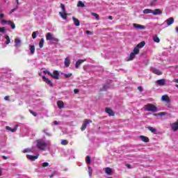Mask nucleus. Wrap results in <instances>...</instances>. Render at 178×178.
I'll use <instances>...</instances> for the list:
<instances>
[{
    "label": "nucleus",
    "instance_id": "1",
    "mask_svg": "<svg viewBox=\"0 0 178 178\" xmlns=\"http://www.w3.org/2000/svg\"><path fill=\"white\" fill-rule=\"evenodd\" d=\"M50 144L51 142L49 140L45 142L42 139H39L37 140L36 147L38 149H41V151H45V148H47V147H49Z\"/></svg>",
    "mask_w": 178,
    "mask_h": 178
},
{
    "label": "nucleus",
    "instance_id": "2",
    "mask_svg": "<svg viewBox=\"0 0 178 178\" xmlns=\"http://www.w3.org/2000/svg\"><path fill=\"white\" fill-rule=\"evenodd\" d=\"M46 40L47 41H51L52 44H56L59 42V39L54 37V35H52L51 33H47L46 35Z\"/></svg>",
    "mask_w": 178,
    "mask_h": 178
},
{
    "label": "nucleus",
    "instance_id": "3",
    "mask_svg": "<svg viewBox=\"0 0 178 178\" xmlns=\"http://www.w3.org/2000/svg\"><path fill=\"white\" fill-rule=\"evenodd\" d=\"M144 108L145 111H147L148 112H156V111H158V108H156V106L152 104L145 105Z\"/></svg>",
    "mask_w": 178,
    "mask_h": 178
},
{
    "label": "nucleus",
    "instance_id": "4",
    "mask_svg": "<svg viewBox=\"0 0 178 178\" xmlns=\"http://www.w3.org/2000/svg\"><path fill=\"white\" fill-rule=\"evenodd\" d=\"M60 8L62 9V12H59V15L62 19L66 20L67 19V13H66V8H65V5L63 3L60 4Z\"/></svg>",
    "mask_w": 178,
    "mask_h": 178
},
{
    "label": "nucleus",
    "instance_id": "5",
    "mask_svg": "<svg viewBox=\"0 0 178 178\" xmlns=\"http://www.w3.org/2000/svg\"><path fill=\"white\" fill-rule=\"evenodd\" d=\"M1 24L3 25L8 24V26H10L13 30H15V29H16V25H15V23H13V22L12 21H6L5 19H2Z\"/></svg>",
    "mask_w": 178,
    "mask_h": 178
},
{
    "label": "nucleus",
    "instance_id": "6",
    "mask_svg": "<svg viewBox=\"0 0 178 178\" xmlns=\"http://www.w3.org/2000/svg\"><path fill=\"white\" fill-rule=\"evenodd\" d=\"M48 74H49V76H51V77H52L53 79H55L56 80H59V72H58V70H54L53 74L51 72H48Z\"/></svg>",
    "mask_w": 178,
    "mask_h": 178
},
{
    "label": "nucleus",
    "instance_id": "7",
    "mask_svg": "<svg viewBox=\"0 0 178 178\" xmlns=\"http://www.w3.org/2000/svg\"><path fill=\"white\" fill-rule=\"evenodd\" d=\"M165 23H166L167 27H169V26H172V24L175 23V19H173V17H170L167 19L163 24H165Z\"/></svg>",
    "mask_w": 178,
    "mask_h": 178
},
{
    "label": "nucleus",
    "instance_id": "8",
    "mask_svg": "<svg viewBox=\"0 0 178 178\" xmlns=\"http://www.w3.org/2000/svg\"><path fill=\"white\" fill-rule=\"evenodd\" d=\"M92 121H91V120H86L83 122V124H82V127H81V130L82 131H84V129H87V126H88V124H89V123H92Z\"/></svg>",
    "mask_w": 178,
    "mask_h": 178
},
{
    "label": "nucleus",
    "instance_id": "9",
    "mask_svg": "<svg viewBox=\"0 0 178 178\" xmlns=\"http://www.w3.org/2000/svg\"><path fill=\"white\" fill-rule=\"evenodd\" d=\"M156 86H166V79H163L157 80L156 81Z\"/></svg>",
    "mask_w": 178,
    "mask_h": 178
},
{
    "label": "nucleus",
    "instance_id": "10",
    "mask_svg": "<svg viewBox=\"0 0 178 178\" xmlns=\"http://www.w3.org/2000/svg\"><path fill=\"white\" fill-rule=\"evenodd\" d=\"M151 72L154 74H157V76H161V74H162V72L155 67H151Z\"/></svg>",
    "mask_w": 178,
    "mask_h": 178
},
{
    "label": "nucleus",
    "instance_id": "11",
    "mask_svg": "<svg viewBox=\"0 0 178 178\" xmlns=\"http://www.w3.org/2000/svg\"><path fill=\"white\" fill-rule=\"evenodd\" d=\"M161 100L163 102H166V104H170V99H169V96L167 95H164L161 97Z\"/></svg>",
    "mask_w": 178,
    "mask_h": 178
},
{
    "label": "nucleus",
    "instance_id": "12",
    "mask_svg": "<svg viewBox=\"0 0 178 178\" xmlns=\"http://www.w3.org/2000/svg\"><path fill=\"white\" fill-rule=\"evenodd\" d=\"M42 80L45 82L46 84H48L50 87H52L54 86V83H52V81L49 80L48 78L45 77L44 76H42Z\"/></svg>",
    "mask_w": 178,
    "mask_h": 178
},
{
    "label": "nucleus",
    "instance_id": "13",
    "mask_svg": "<svg viewBox=\"0 0 178 178\" xmlns=\"http://www.w3.org/2000/svg\"><path fill=\"white\" fill-rule=\"evenodd\" d=\"M15 48H20L22 47V40L20 39H15Z\"/></svg>",
    "mask_w": 178,
    "mask_h": 178
},
{
    "label": "nucleus",
    "instance_id": "14",
    "mask_svg": "<svg viewBox=\"0 0 178 178\" xmlns=\"http://www.w3.org/2000/svg\"><path fill=\"white\" fill-rule=\"evenodd\" d=\"M134 27L137 30H145V26L138 24H134Z\"/></svg>",
    "mask_w": 178,
    "mask_h": 178
},
{
    "label": "nucleus",
    "instance_id": "15",
    "mask_svg": "<svg viewBox=\"0 0 178 178\" xmlns=\"http://www.w3.org/2000/svg\"><path fill=\"white\" fill-rule=\"evenodd\" d=\"M84 62H86V59L81 60L79 59L76 62L75 64V67L76 69H79V67H80V65H81V63H84Z\"/></svg>",
    "mask_w": 178,
    "mask_h": 178
},
{
    "label": "nucleus",
    "instance_id": "16",
    "mask_svg": "<svg viewBox=\"0 0 178 178\" xmlns=\"http://www.w3.org/2000/svg\"><path fill=\"white\" fill-rule=\"evenodd\" d=\"M171 128L174 131H177L178 130V122H174L170 124Z\"/></svg>",
    "mask_w": 178,
    "mask_h": 178
},
{
    "label": "nucleus",
    "instance_id": "17",
    "mask_svg": "<svg viewBox=\"0 0 178 178\" xmlns=\"http://www.w3.org/2000/svg\"><path fill=\"white\" fill-rule=\"evenodd\" d=\"M38 156H39L38 154L36 155V156H31V155H30V154H27V155H26V158H27L28 159H29V161H35V159H38Z\"/></svg>",
    "mask_w": 178,
    "mask_h": 178
},
{
    "label": "nucleus",
    "instance_id": "18",
    "mask_svg": "<svg viewBox=\"0 0 178 178\" xmlns=\"http://www.w3.org/2000/svg\"><path fill=\"white\" fill-rule=\"evenodd\" d=\"M152 15H154V16H156L157 15H162V10H161V9H155L154 10H152Z\"/></svg>",
    "mask_w": 178,
    "mask_h": 178
},
{
    "label": "nucleus",
    "instance_id": "19",
    "mask_svg": "<svg viewBox=\"0 0 178 178\" xmlns=\"http://www.w3.org/2000/svg\"><path fill=\"white\" fill-rule=\"evenodd\" d=\"M104 170L106 175H108L109 176L111 175H112V168L107 167V168H104Z\"/></svg>",
    "mask_w": 178,
    "mask_h": 178
},
{
    "label": "nucleus",
    "instance_id": "20",
    "mask_svg": "<svg viewBox=\"0 0 178 178\" xmlns=\"http://www.w3.org/2000/svg\"><path fill=\"white\" fill-rule=\"evenodd\" d=\"M147 129L149 131H151V133H153V134H158V130H156V128L148 127Z\"/></svg>",
    "mask_w": 178,
    "mask_h": 178
},
{
    "label": "nucleus",
    "instance_id": "21",
    "mask_svg": "<svg viewBox=\"0 0 178 178\" xmlns=\"http://www.w3.org/2000/svg\"><path fill=\"white\" fill-rule=\"evenodd\" d=\"M18 125H15V127L13 129H11L10 127H6V130H9L11 131V133H15L17 130Z\"/></svg>",
    "mask_w": 178,
    "mask_h": 178
},
{
    "label": "nucleus",
    "instance_id": "22",
    "mask_svg": "<svg viewBox=\"0 0 178 178\" xmlns=\"http://www.w3.org/2000/svg\"><path fill=\"white\" fill-rule=\"evenodd\" d=\"M72 20L74 22V26H76V27H79V26H80V21L79 20V19L72 17Z\"/></svg>",
    "mask_w": 178,
    "mask_h": 178
},
{
    "label": "nucleus",
    "instance_id": "23",
    "mask_svg": "<svg viewBox=\"0 0 178 178\" xmlns=\"http://www.w3.org/2000/svg\"><path fill=\"white\" fill-rule=\"evenodd\" d=\"M64 65H65V67H69V66H70V60L69 59V58L67 57L65 59Z\"/></svg>",
    "mask_w": 178,
    "mask_h": 178
},
{
    "label": "nucleus",
    "instance_id": "24",
    "mask_svg": "<svg viewBox=\"0 0 178 178\" xmlns=\"http://www.w3.org/2000/svg\"><path fill=\"white\" fill-rule=\"evenodd\" d=\"M136 54L135 53H131L129 55V57L127 59V61L133 60L136 58Z\"/></svg>",
    "mask_w": 178,
    "mask_h": 178
},
{
    "label": "nucleus",
    "instance_id": "25",
    "mask_svg": "<svg viewBox=\"0 0 178 178\" xmlns=\"http://www.w3.org/2000/svg\"><path fill=\"white\" fill-rule=\"evenodd\" d=\"M57 105L60 109H62L65 106V104L62 101H58Z\"/></svg>",
    "mask_w": 178,
    "mask_h": 178
},
{
    "label": "nucleus",
    "instance_id": "26",
    "mask_svg": "<svg viewBox=\"0 0 178 178\" xmlns=\"http://www.w3.org/2000/svg\"><path fill=\"white\" fill-rule=\"evenodd\" d=\"M140 140H142V141H143L144 143H148V141H149V139L144 136H140Z\"/></svg>",
    "mask_w": 178,
    "mask_h": 178
},
{
    "label": "nucleus",
    "instance_id": "27",
    "mask_svg": "<svg viewBox=\"0 0 178 178\" xmlns=\"http://www.w3.org/2000/svg\"><path fill=\"white\" fill-rule=\"evenodd\" d=\"M106 112L109 115V116H113V111L111 108H106Z\"/></svg>",
    "mask_w": 178,
    "mask_h": 178
},
{
    "label": "nucleus",
    "instance_id": "28",
    "mask_svg": "<svg viewBox=\"0 0 178 178\" xmlns=\"http://www.w3.org/2000/svg\"><path fill=\"white\" fill-rule=\"evenodd\" d=\"M29 49L31 51V54L33 55L34 52H35V47H34V45H31L30 46Z\"/></svg>",
    "mask_w": 178,
    "mask_h": 178
},
{
    "label": "nucleus",
    "instance_id": "29",
    "mask_svg": "<svg viewBox=\"0 0 178 178\" xmlns=\"http://www.w3.org/2000/svg\"><path fill=\"white\" fill-rule=\"evenodd\" d=\"M140 49L136 46L134 49V51H133V53L136 54V55H138V54H140Z\"/></svg>",
    "mask_w": 178,
    "mask_h": 178
},
{
    "label": "nucleus",
    "instance_id": "30",
    "mask_svg": "<svg viewBox=\"0 0 178 178\" xmlns=\"http://www.w3.org/2000/svg\"><path fill=\"white\" fill-rule=\"evenodd\" d=\"M143 13H144L145 15H148V13H152V10L148 9V8L145 9V10H143Z\"/></svg>",
    "mask_w": 178,
    "mask_h": 178
},
{
    "label": "nucleus",
    "instance_id": "31",
    "mask_svg": "<svg viewBox=\"0 0 178 178\" xmlns=\"http://www.w3.org/2000/svg\"><path fill=\"white\" fill-rule=\"evenodd\" d=\"M153 41H154V42H157L158 43V42H160L161 39H159L157 35H154L153 37Z\"/></svg>",
    "mask_w": 178,
    "mask_h": 178
},
{
    "label": "nucleus",
    "instance_id": "32",
    "mask_svg": "<svg viewBox=\"0 0 178 178\" xmlns=\"http://www.w3.org/2000/svg\"><path fill=\"white\" fill-rule=\"evenodd\" d=\"M145 45V42H140L136 47L140 48H143Z\"/></svg>",
    "mask_w": 178,
    "mask_h": 178
},
{
    "label": "nucleus",
    "instance_id": "33",
    "mask_svg": "<svg viewBox=\"0 0 178 178\" xmlns=\"http://www.w3.org/2000/svg\"><path fill=\"white\" fill-rule=\"evenodd\" d=\"M39 47L40 48H42V47H44V38L40 39V41L39 42Z\"/></svg>",
    "mask_w": 178,
    "mask_h": 178
},
{
    "label": "nucleus",
    "instance_id": "34",
    "mask_svg": "<svg viewBox=\"0 0 178 178\" xmlns=\"http://www.w3.org/2000/svg\"><path fill=\"white\" fill-rule=\"evenodd\" d=\"M77 6H78V7H81V8H84V6H86V5H84V3H83V1H79L78 2Z\"/></svg>",
    "mask_w": 178,
    "mask_h": 178
},
{
    "label": "nucleus",
    "instance_id": "35",
    "mask_svg": "<svg viewBox=\"0 0 178 178\" xmlns=\"http://www.w3.org/2000/svg\"><path fill=\"white\" fill-rule=\"evenodd\" d=\"M92 16L95 17L96 20H99V15L95 13H91Z\"/></svg>",
    "mask_w": 178,
    "mask_h": 178
},
{
    "label": "nucleus",
    "instance_id": "36",
    "mask_svg": "<svg viewBox=\"0 0 178 178\" xmlns=\"http://www.w3.org/2000/svg\"><path fill=\"white\" fill-rule=\"evenodd\" d=\"M154 116H165L166 115V113L165 112H161L159 113V114H153Z\"/></svg>",
    "mask_w": 178,
    "mask_h": 178
},
{
    "label": "nucleus",
    "instance_id": "37",
    "mask_svg": "<svg viewBox=\"0 0 178 178\" xmlns=\"http://www.w3.org/2000/svg\"><path fill=\"white\" fill-rule=\"evenodd\" d=\"M5 39L6 40V44H10V38H9V35H6Z\"/></svg>",
    "mask_w": 178,
    "mask_h": 178
},
{
    "label": "nucleus",
    "instance_id": "38",
    "mask_svg": "<svg viewBox=\"0 0 178 178\" xmlns=\"http://www.w3.org/2000/svg\"><path fill=\"white\" fill-rule=\"evenodd\" d=\"M43 132L44 133V134H46V136H48L49 137H51V136H52L49 132H48V129H44Z\"/></svg>",
    "mask_w": 178,
    "mask_h": 178
},
{
    "label": "nucleus",
    "instance_id": "39",
    "mask_svg": "<svg viewBox=\"0 0 178 178\" xmlns=\"http://www.w3.org/2000/svg\"><path fill=\"white\" fill-rule=\"evenodd\" d=\"M158 1V0H153L150 2L149 6H155V5H156V2Z\"/></svg>",
    "mask_w": 178,
    "mask_h": 178
},
{
    "label": "nucleus",
    "instance_id": "40",
    "mask_svg": "<svg viewBox=\"0 0 178 178\" xmlns=\"http://www.w3.org/2000/svg\"><path fill=\"white\" fill-rule=\"evenodd\" d=\"M61 144H62V145H67L69 144V141H67L66 140H61Z\"/></svg>",
    "mask_w": 178,
    "mask_h": 178
},
{
    "label": "nucleus",
    "instance_id": "41",
    "mask_svg": "<svg viewBox=\"0 0 178 178\" xmlns=\"http://www.w3.org/2000/svg\"><path fill=\"white\" fill-rule=\"evenodd\" d=\"M6 31V29H5V27H0V33H1L2 34H5Z\"/></svg>",
    "mask_w": 178,
    "mask_h": 178
},
{
    "label": "nucleus",
    "instance_id": "42",
    "mask_svg": "<svg viewBox=\"0 0 178 178\" xmlns=\"http://www.w3.org/2000/svg\"><path fill=\"white\" fill-rule=\"evenodd\" d=\"M86 163L88 164L91 163V158L90 157V156H87L86 157Z\"/></svg>",
    "mask_w": 178,
    "mask_h": 178
},
{
    "label": "nucleus",
    "instance_id": "43",
    "mask_svg": "<svg viewBox=\"0 0 178 178\" xmlns=\"http://www.w3.org/2000/svg\"><path fill=\"white\" fill-rule=\"evenodd\" d=\"M72 74L70 73V74H64V77H65V79H69L70 77H72Z\"/></svg>",
    "mask_w": 178,
    "mask_h": 178
},
{
    "label": "nucleus",
    "instance_id": "44",
    "mask_svg": "<svg viewBox=\"0 0 178 178\" xmlns=\"http://www.w3.org/2000/svg\"><path fill=\"white\" fill-rule=\"evenodd\" d=\"M37 33H38V32L34 31V32L33 33V34H32V38H33V40L35 39V38H37Z\"/></svg>",
    "mask_w": 178,
    "mask_h": 178
},
{
    "label": "nucleus",
    "instance_id": "45",
    "mask_svg": "<svg viewBox=\"0 0 178 178\" xmlns=\"http://www.w3.org/2000/svg\"><path fill=\"white\" fill-rule=\"evenodd\" d=\"M47 166H49V163L48 162H44L42 163L43 168H47Z\"/></svg>",
    "mask_w": 178,
    "mask_h": 178
},
{
    "label": "nucleus",
    "instance_id": "46",
    "mask_svg": "<svg viewBox=\"0 0 178 178\" xmlns=\"http://www.w3.org/2000/svg\"><path fill=\"white\" fill-rule=\"evenodd\" d=\"M23 152L26 154V152H31V149L26 148L23 150Z\"/></svg>",
    "mask_w": 178,
    "mask_h": 178
},
{
    "label": "nucleus",
    "instance_id": "47",
    "mask_svg": "<svg viewBox=\"0 0 178 178\" xmlns=\"http://www.w3.org/2000/svg\"><path fill=\"white\" fill-rule=\"evenodd\" d=\"M31 152H37V147H33L32 148H31Z\"/></svg>",
    "mask_w": 178,
    "mask_h": 178
},
{
    "label": "nucleus",
    "instance_id": "48",
    "mask_svg": "<svg viewBox=\"0 0 178 178\" xmlns=\"http://www.w3.org/2000/svg\"><path fill=\"white\" fill-rule=\"evenodd\" d=\"M4 17H5V15H3V13H0V19L1 20H3Z\"/></svg>",
    "mask_w": 178,
    "mask_h": 178
},
{
    "label": "nucleus",
    "instance_id": "49",
    "mask_svg": "<svg viewBox=\"0 0 178 178\" xmlns=\"http://www.w3.org/2000/svg\"><path fill=\"white\" fill-rule=\"evenodd\" d=\"M138 90L141 92L143 91V86H138Z\"/></svg>",
    "mask_w": 178,
    "mask_h": 178
},
{
    "label": "nucleus",
    "instance_id": "50",
    "mask_svg": "<svg viewBox=\"0 0 178 178\" xmlns=\"http://www.w3.org/2000/svg\"><path fill=\"white\" fill-rule=\"evenodd\" d=\"M86 34H88V35H91L92 34V32L90 31H86Z\"/></svg>",
    "mask_w": 178,
    "mask_h": 178
},
{
    "label": "nucleus",
    "instance_id": "51",
    "mask_svg": "<svg viewBox=\"0 0 178 178\" xmlns=\"http://www.w3.org/2000/svg\"><path fill=\"white\" fill-rule=\"evenodd\" d=\"M15 10H16V8H13L10 11V15H12V13H13V12H15Z\"/></svg>",
    "mask_w": 178,
    "mask_h": 178
},
{
    "label": "nucleus",
    "instance_id": "52",
    "mask_svg": "<svg viewBox=\"0 0 178 178\" xmlns=\"http://www.w3.org/2000/svg\"><path fill=\"white\" fill-rule=\"evenodd\" d=\"M88 172H92V168L91 167H88Z\"/></svg>",
    "mask_w": 178,
    "mask_h": 178
},
{
    "label": "nucleus",
    "instance_id": "53",
    "mask_svg": "<svg viewBox=\"0 0 178 178\" xmlns=\"http://www.w3.org/2000/svg\"><path fill=\"white\" fill-rule=\"evenodd\" d=\"M74 94H79V90L77 89L74 90Z\"/></svg>",
    "mask_w": 178,
    "mask_h": 178
},
{
    "label": "nucleus",
    "instance_id": "54",
    "mask_svg": "<svg viewBox=\"0 0 178 178\" xmlns=\"http://www.w3.org/2000/svg\"><path fill=\"white\" fill-rule=\"evenodd\" d=\"M4 99H5V101H9V97L6 96V97H4Z\"/></svg>",
    "mask_w": 178,
    "mask_h": 178
},
{
    "label": "nucleus",
    "instance_id": "55",
    "mask_svg": "<svg viewBox=\"0 0 178 178\" xmlns=\"http://www.w3.org/2000/svg\"><path fill=\"white\" fill-rule=\"evenodd\" d=\"M173 83H178V79H175L172 80Z\"/></svg>",
    "mask_w": 178,
    "mask_h": 178
},
{
    "label": "nucleus",
    "instance_id": "56",
    "mask_svg": "<svg viewBox=\"0 0 178 178\" xmlns=\"http://www.w3.org/2000/svg\"><path fill=\"white\" fill-rule=\"evenodd\" d=\"M127 167L128 168V169L131 168V165L130 164H127Z\"/></svg>",
    "mask_w": 178,
    "mask_h": 178
},
{
    "label": "nucleus",
    "instance_id": "57",
    "mask_svg": "<svg viewBox=\"0 0 178 178\" xmlns=\"http://www.w3.org/2000/svg\"><path fill=\"white\" fill-rule=\"evenodd\" d=\"M48 72H49V73H51V72L47 71V70H45V71L43 72V73H44V74H48Z\"/></svg>",
    "mask_w": 178,
    "mask_h": 178
},
{
    "label": "nucleus",
    "instance_id": "58",
    "mask_svg": "<svg viewBox=\"0 0 178 178\" xmlns=\"http://www.w3.org/2000/svg\"><path fill=\"white\" fill-rule=\"evenodd\" d=\"M54 124H55L56 126L58 125V124H59V123H58L57 121H54Z\"/></svg>",
    "mask_w": 178,
    "mask_h": 178
},
{
    "label": "nucleus",
    "instance_id": "59",
    "mask_svg": "<svg viewBox=\"0 0 178 178\" xmlns=\"http://www.w3.org/2000/svg\"><path fill=\"white\" fill-rule=\"evenodd\" d=\"M88 175L91 177L92 176V172H88Z\"/></svg>",
    "mask_w": 178,
    "mask_h": 178
},
{
    "label": "nucleus",
    "instance_id": "60",
    "mask_svg": "<svg viewBox=\"0 0 178 178\" xmlns=\"http://www.w3.org/2000/svg\"><path fill=\"white\" fill-rule=\"evenodd\" d=\"M2 158H3V159H8V157H6V156H3Z\"/></svg>",
    "mask_w": 178,
    "mask_h": 178
},
{
    "label": "nucleus",
    "instance_id": "61",
    "mask_svg": "<svg viewBox=\"0 0 178 178\" xmlns=\"http://www.w3.org/2000/svg\"><path fill=\"white\" fill-rule=\"evenodd\" d=\"M31 113H32L34 116H37V115H35V113H33V111H31Z\"/></svg>",
    "mask_w": 178,
    "mask_h": 178
},
{
    "label": "nucleus",
    "instance_id": "62",
    "mask_svg": "<svg viewBox=\"0 0 178 178\" xmlns=\"http://www.w3.org/2000/svg\"><path fill=\"white\" fill-rule=\"evenodd\" d=\"M108 19H109V20H112V16H108Z\"/></svg>",
    "mask_w": 178,
    "mask_h": 178
},
{
    "label": "nucleus",
    "instance_id": "63",
    "mask_svg": "<svg viewBox=\"0 0 178 178\" xmlns=\"http://www.w3.org/2000/svg\"><path fill=\"white\" fill-rule=\"evenodd\" d=\"M176 31L178 33V26L176 27Z\"/></svg>",
    "mask_w": 178,
    "mask_h": 178
},
{
    "label": "nucleus",
    "instance_id": "64",
    "mask_svg": "<svg viewBox=\"0 0 178 178\" xmlns=\"http://www.w3.org/2000/svg\"><path fill=\"white\" fill-rule=\"evenodd\" d=\"M175 87H177V88H178V85H177V84H176V85H175Z\"/></svg>",
    "mask_w": 178,
    "mask_h": 178
}]
</instances>
